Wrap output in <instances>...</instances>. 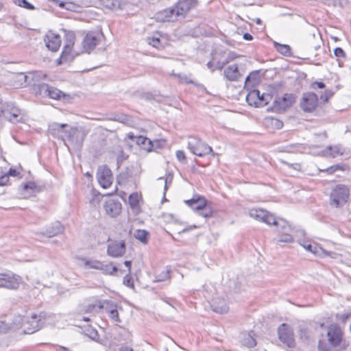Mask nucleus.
<instances>
[{
    "instance_id": "f257e3e1",
    "label": "nucleus",
    "mask_w": 351,
    "mask_h": 351,
    "mask_svg": "<svg viewBox=\"0 0 351 351\" xmlns=\"http://www.w3.org/2000/svg\"><path fill=\"white\" fill-rule=\"evenodd\" d=\"M45 318V313L43 312L38 315L32 314L29 317H22L19 315L14 317L13 324L16 327L22 328L25 334H32L43 326Z\"/></svg>"
},
{
    "instance_id": "f03ea898",
    "label": "nucleus",
    "mask_w": 351,
    "mask_h": 351,
    "mask_svg": "<svg viewBox=\"0 0 351 351\" xmlns=\"http://www.w3.org/2000/svg\"><path fill=\"white\" fill-rule=\"evenodd\" d=\"M188 148L193 154L202 157L208 154L214 156L215 154L210 146L195 137H189Z\"/></svg>"
},
{
    "instance_id": "7ed1b4c3",
    "label": "nucleus",
    "mask_w": 351,
    "mask_h": 351,
    "mask_svg": "<svg viewBox=\"0 0 351 351\" xmlns=\"http://www.w3.org/2000/svg\"><path fill=\"white\" fill-rule=\"evenodd\" d=\"M348 189L343 184L337 185L330 193V204L336 208L342 207L348 201Z\"/></svg>"
},
{
    "instance_id": "20e7f679",
    "label": "nucleus",
    "mask_w": 351,
    "mask_h": 351,
    "mask_svg": "<svg viewBox=\"0 0 351 351\" xmlns=\"http://www.w3.org/2000/svg\"><path fill=\"white\" fill-rule=\"evenodd\" d=\"M21 281V278L12 272L0 273V288L16 290Z\"/></svg>"
},
{
    "instance_id": "39448f33",
    "label": "nucleus",
    "mask_w": 351,
    "mask_h": 351,
    "mask_svg": "<svg viewBox=\"0 0 351 351\" xmlns=\"http://www.w3.org/2000/svg\"><path fill=\"white\" fill-rule=\"evenodd\" d=\"M86 268L101 270L105 274L114 275L118 269L112 263L104 264L102 262L93 259H83Z\"/></svg>"
},
{
    "instance_id": "423d86ee",
    "label": "nucleus",
    "mask_w": 351,
    "mask_h": 351,
    "mask_svg": "<svg viewBox=\"0 0 351 351\" xmlns=\"http://www.w3.org/2000/svg\"><path fill=\"white\" fill-rule=\"evenodd\" d=\"M85 132L77 128H71L69 131L65 132L64 141H66L73 147L78 148L82 147L84 138Z\"/></svg>"
},
{
    "instance_id": "0eeeda50",
    "label": "nucleus",
    "mask_w": 351,
    "mask_h": 351,
    "mask_svg": "<svg viewBox=\"0 0 351 351\" xmlns=\"http://www.w3.org/2000/svg\"><path fill=\"white\" fill-rule=\"evenodd\" d=\"M300 108L305 112L314 111L318 106V97L313 92L303 93L300 103Z\"/></svg>"
},
{
    "instance_id": "6e6552de",
    "label": "nucleus",
    "mask_w": 351,
    "mask_h": 351,
    "mask_svg": "<svg viewBox=\"0 0 351 351\" xmlns=\"http://www.w3.org/2000/svg\"><path fill=\"white\" fill-rule=\"evenodd\" d=\"M294 96L292 94H285L282 97H279L273 103L271 110L275 112H284L288 108L292 106L294 102Z\"/></svg>"
},
{
    "instance_id": "1a4fd4ad",
    "label": "nucleus",
    "mask_w": 351,
    "mask_h": 351,
    "mask_svg": "<svg viewBox=\"0 0 351 351\" xmlns=\"http://www.w3.org/2000/svg\"><path fill=\"white\" fill-rule=\"evenodd\" d=\"M249 215L259 221L271 226L275 223L276 217L266 210L261 208H252L249 210Z\"/></svg>"
},
{
    "instance_id": "9d476101",
    "label": "nucleus",
    "mask_w": 351,
    "mask_h": 351,
    "mask_svg": "<svg viewBox=\"0 0 351 351\" xmlns=\"http://www.w3.org/2000/svg\"><path fill=\"white\" fill-rule=\"evenodd\" d=\"M97 179L99 185L104 189H108L112 183V171L108 167L104 165L98 168Z\"/></svg>"
},
{
    "instance_id": "9b49d317",
    "label": "nucleus",
    "mask_w": 351,
    "mask_h": 351,
    "mask_svg": "<svg viewBox=\"0 0 351 351\" xmlns=\"http://www.w3.org/2000/svg\"><path fill=\"white\" fill-rule=\"evenodd\" d=\"M278 334L279 339L289 348H293L295 346L293 333L286 324H282L278 327Z\"/></svg>"
},
{
    "instance_id": "f8f14e48",
    "label": "nucleus",
    "mask_w": 351,
    "mask_h": 351,
    "mask_svg": "<svg viewBox=\"0 0 351 351\" xmlns=\"http://www.w3.org/2000/svg\"><path fill=\"white\" fill-rule=\"evenodd\" d=\"M5 119L10 123H16L23 122L24 118L21 114V110L16 107L13 104H5Z\"/></svg>"
},
{
    "instance_id": "ddd939ff",
    "label": "nucleus",
    "mask_w": 351,
    "mask_h": 351,
    "mask_svg": "<svg viewBox=\"0 0 351 351\" xmlns=\"http://www.w3.org/2000/svg\"><path fill=\"white\" fill-rule=\"evenodd\" d=\"M101 36L102 34L98 32L87 33L82 43L84 51L88 53H90L99 44Z\"/></svg>"
},
{
    "instance_id": "4468645a",
    "label": "nucleus",
    "mask_w": 351,
    "mask_h": 351,
    "mask_svg": "<svg viewBox=\"0 0 351 351\" xmlns=\"http://www.w3.org/2000/svg\"><path fill=\"white\" fill-rule=\"evenodd\" d=\"M343 332L337 324H331L327 332L328 342L333 346H338L342 341Z\"/></svg>"
},
{
    "instance_id": "2eb2a0df",
    "label": "nucleus",
    "mask_w": 351,
    "mask_h": 351,
    "mask_svg": "<svg viewBox=\"0 0 351 351\" xmlns=\"http://www.w3.org/2000/svg\"><path fill=\"white\" fill-rule=\"evenodd\" d=\"M176 5L166 8L156 14V19L160 21H176L182 19L180 14H177Z\"/></svg>"
},
{
    "instance_id": "dca6fc26",
    "label": "nucleus",
    "mask_w": 351,
    "mask_h": 351,
    "mask_svg": "<svg viewBox=\"0 0 351 351\" xmlns=\"http://www.w3.org/2000/svg\"><path fill=\"white\" fill-rule=\"evenodd\" d=\"M176 5L166 8L156 14V19L160 21H176L182 19L180 14H177Z\"/></svg>"
},
{
    "instance_id": "f3484780",
    "label": "nucleus",
    "mask_w": 351,
    "mask_h": 351,
    "mask_svg": "<svg viewBox=\"0 0 351 351\" xmlns=\"http://www.w3.org/2000/svg\"><path fill=\"white\" fill-rule=\"evenodd\" d=\"M125 252V243L123 241H113L108 245V255L112 257L122 256Z\"/></svg>"
},
{
    "instance_id": "a211bd4d",
    "label": "nucleus",
    "mask_w": 351,
    "mask_h": 351,
    "mask_svg": "<svg viewBox=\"0 0 351 351\" xmlns=\"http://www.w3.org/2000/svg\"><path fill=\"white\" fill-rule=\"evenodd\" d=\"M106 213L111 217L118 216L121 210V204L118 200L110 199L104 204Z\"/></svg>"
},
{
    "instance_id": "6ab92c4d",
    "label": "nucleus",
    "mask_w": 351,
    "mask_h": 351,
    "mask_svg": "<svg viewBox=\"0 0 351 351\" xmlns=\"http://www.w3.org/2000/svg\"><path fill=\"white\" fill-rule=\"evenodd\" d=\"M197 0H178L175 4L178 8L177 14H180L181 18L184 19L187 12L192 8L196 7Z\"/></svg>"
},
{
    "instance_id": "aec40b11",
    "label": "nucleus",
    "mask_w": 351,
    "mask_h": 351,
    "mask_svg": "<svg viewBox=\"0 0 351 351\" xmlns=\"http://www.w3.org/2000/svg\"><path fill=\"white\" fill-rule=\"evenodd\" d=\"M25 82L27 85L34 86L35 84L42 83V81L47 77V74L43 71H36L29 72L27 75H23Z\"/></svg>"
},
{
    "instance_id": "412c9836",
    "label": "nucleus",
    "mask_w": 351,
    "mask_h": 351,
    "mask_svg": "<svg viewBox=\"0 0 351 351\" xmlns=\"http://www.w3.org/2000/svg\"><path fill=\"white\" fill-rule=\"evenodd\" d=\"M46 47L52 51H57L61 45L60 35L49 32L45 39Z\"/></svg>"
},
{
    "instance_id": "4be33fe9",
    "label": "nucleus",
    "mask_w": 351,
    "mask_h": 351,
    "mask_svg": "<svg viewBox=\"0 0 351 351\" xmlns=\"http://www.w3.org/2000/svg\"><path fill=\"white\" fill-rule=\"evenodd\" d=\"M206 199L204 197L195 195L191 199L184 200V203L194 210L200 211L206 206Z\"/></svg>"
},
{
    "instance_id": "5701e85b",
    "label": "nucleus",
    "mask_w": 351,
    "mask_h": 351,
    "mask_svg": "<svg viewBox=\"0 0 351 351\" xmlns=\"http://www.w3.org/2000/svg\"><path fill=\"white\" fill-rule=\"evenodd\" d=\"M275 223H272L271 226L276 227V230L280 234L291 235V233L293 231L292 226L289 223L282 218H275Z\"/></svg>"
},
{
    "instance_id": "b1692460",
    "label": "nucleus",
    "mask_w": 351,
    "mask_h": 351,
    "mask_svg": "<svg viewBox=\"0 0 351 351\" xmlns=\"http://www.w3.org/2000/svg\"><path fill=\"white\" fill-rule=\"evenodd\" d=\"M211 308L213 311L219 314L227 313L229 308L226 300L220 298L213 300Z\"/></svg>"
},
{
    "instance_id": "393cba45",
    "label": "nucleus",
    "mask_w": 351,
    "mask_h": 351,
    "mask_svg": "<svg viewBox=\"0 0 351 351\" xmlns=\"http://www.w3.org/2000/svg\"><path fill=\"white\" fill-rule=\"evenodd\" d=\"M64 228L60 222L56 221L48 227L44 232H41L40 234L50 238L61 234L64 231Z\"/></svg>"
},
{
    "instance_id": "a878e982",
    "label": "nucleus",
    "mask_w": 351,
    "mask_h": 351,
    "mask_svg": "<svg viewBox=\"0 0 351 351\" xmlns=\"http://www.w3.org/2000/svg\"><path fill=\"white\" fill-rule=\"evenodd\" d=\"M223 73L226 80L230 82L237 81L241 76L238 66L236 64H232L226 67Z\"/></svg>"
},
{
    "instance_id": "bb28decb",
    "label": "nucleus",
    "mask_w": 351,
    "mask_h": 351,
    "mask_svg": "<svg viewBox=\"0 0 351 351\" xmlns=\"http://www.w3.org/2000/svg\"><path fill=\"white\" fill-rule=\"evenodd\" d=\"M344 152V149H343L340 145H337L334 146L328 145L324 150L322 151V154L324 156L335 158L339 155H343Z\"/></svg>"
},
{
    "instance_id": "cd10ccee",
    "label": "nucleus",
    "mask_w": 351,
    "mask_h": 351,
    "mask_svg": "<svg viewBox=\"0 0 351 351\" xmlns=\"http://www.w3.org/2000/svg\"><path fill=\"white\" fill-rule=\"evenodd\" d=\"M67 126V124L62 123L59 124L57 123H51L49 125V132L53 136L60 137L64 140V136L62 135L63 133L65 134L64 129Z\"/></svg>"
},
{
    "instance_id": "c85d7f7f",
    "label": "nucleus",
    "mask_w": 351,
    "mask_h": 351,
    "mask_svg": "<svg viewBox=\"0 0 351 351\" xmlns=\"http://www.w3.org/2000/svg\"><path fill=\"white\" fill-rule=\"evenodd\" d=\"M47 97L56 100H66L69 97V95L64 93L59 89L50 86Z\"/></svg>"
},
{
    "instance_id": "c756f323",
    "label": "nucleus",
    "mask_w": 351,
    "mask_h": 351,
    "mask_svg": "<svg viewBox=\"0 0 351 351\" xmlns=\"http://www.w3.org/2000/svg\"><path fill=\"white\" fill-rule=\"evenodd\" d=\"M135 142L147 152H151L154 149L153 142L147 137L138 136L135 138Z\"/></svg>"
},
{
    "instance_id": "7c9ffc66",
    "label": "nucleus",
    "mask_w": 351,
    "mask_h": 351,
    "mask_svg": "<svg viewBox=\"0 0 351 351\" xmlns=\"http://www.w3.org/2000/svg\"><path fill=\"white\" fill-rule=\"evenodd\" d=\"M258 100H260V91L253 90L246 95V101L250 106L258 107Z\"/></svg>"
},
{
    "instance_id": "2f4dec72",
    "label": "nucleus",
    "mask_w": 351,
    "mask_h": 351,
    "mask_svg": "<svg viewBox=\"0 0 351 351\" xmlns=\"http://www.w3.org/2000/svg\"><path fill=\"white\" fill-rule=\"evenodd\" d=\"M49 86V85L43 82L38 83L33 86V90L36 95H39L42 97H47Z\"/></svg>"
},
{
    "instance_id": "473e14b6",
    "label": "nucleus",
    "mask_w": 351,
    "mask_h": 351,
    "mask_svg": "<svg viewBox=\"0 0 351 351\" xmlns=\"http://www.w3.org/2000/svg\"><path fill=\"white\" fill-rule=\"evenodd\" d=\"M149 232L145 230H136L134 233V237L136 239L141 243L146 244L148 241Z\"/></svg>"
},
{
    "instance_id": "72a5a7b5",
    "label": "nucleus",
    "mask_w": 351,
    "mask_h": 351,
    "mask_svg": "<svg viewBox=\"0 0 351 351\" xmlns=\"http://www.w3.org/2000/svg\"><path fill=\"white\" fill-rule=\"evenodd\" d=\"M274 45L276 47V49L282 55L285 56H291V47L288 45H283L280 44L278 43H274Z\"/></svg>"
},
{
    "instance_id": "f704fd0d",
    "label": "nucleus",
    "mask_w": 351,
    "mask_h": 351,
    "mask_svg": "<svg viewBox=\"0 0 351 351\" xmlns=\"http://www.w3.org/2000/svg\"><path fill=\"white\" fill-rule=\"evenodd\" d=\"M140 198L141 196L137 193H133L130 195L128 203L132 209L134 210L138 208Z\"/></svg>"
},
{
    "instance_id": "c9c22d12",
    "label": "nucleus",
    "mask_w": 351,
    "mask_h": 351,
    "mask_svg": "<svg viewBox=\"0 0 351 351\" xmlns=\"http://www.w3.org/2000/svg\"><path fill=\"white\" fill-rule=\"evenodd\" d=\"M99 308H104L106 312L108 314L110 313V310L116 309L117 308V305L111 300H104L102 302H100Z\"/></svg>"
},
{
    "instance_id": "e433bc0d",
    "label": "nucleus",
    "mask_w": 351,
    "mask_h": 351,
    "mask_svg": "<svg viewBox=\"0 0 351 351\" xmlns=\"http://www.w3.org/2000/svg\"><path fill=\"white\" fill-rule=\"evenodd\" d=\"M258 80V71H252L250 73L249 75H247L245 78V85H253Z\"/></svg>"
},
{
    "instance_id": "4c0bfd02",
    "label": "nucleus",
    "mask_w": 351,
    "mask_h": 351,
    "mask_svg": "<svg viewBox=\"0 0 351 351\" xmlns=\"http://www.w3.org/2000/svg\"><path fill=\"white\" fill-rule=\"evenodd\" d=\"M336 347L337 346H332L330 343L328 344L325 341L321 340H319L318 343L319 351H338L336 349Z\"/></svg>"
},
{
    "instance_id": "58836bf2",
    "label": "nucleus",
    "mask_w": 351,
    "mask_h": 351,
    "mask_svg": "<svg viewBox=\"0 0 351 351\" xmlns=\"http://www.w3.org/2000/svg\"><path fill=\"white\" fill-rule=\"evenodd\" d=\"M13 2L16 5L29 10H33L35 9V7L27 0H13Z\"/></svg>"
},
{
    "instance_id": "ea45409f",
    "label": "nucleus",
    "mask_w": 351,
    "mask_h": 351,
    "mask_svg": "<svg viewBox=\"0 0 351 351\" xmlns=\"http://www.w3.org/2000/svg\"><path fill=\"white\" fill-rule=\"evenodd\" d=\"M243 343L248 348H253L256 345L255 339L250 334L245 336Z\"/></svg>"
},
{
    "instance_id": "a19ab883",
    "label": "nucleus",
    "mask_w": 351,
    "mask_h": 351,
    "mask_svg": "<svg viewBox=\"0 0 351 351\" xmlns=\"http://www.w3.org/2000/svg\"><path fill=\"white\" fill-rule=\"evenodd\" d=\"M75 40V35L72 32H69L65 34V43L64 45L73 47Z\"/></svg>"
},
{
    "instance_id": "79ce46f5",
    "label": "nucleus",
    "mask_w": 351,
    "mask_h": 351,
    "mask_svg": "<svg viewBox=\"0 0 351 351\" xmlns=\"http://www.w3.org/2000/svg\"><path fill=\"white\" fill-rule=\"evenodd\" d=\"M213 211L210 206H209L207 204L205 207H204L200 211L199 215L205 218H208L212 217Z\"/></svg>"
},
{
    "instance_id": "37998d69",
    "label": "nucleus",
    "mask_w": 351,
    "mask_h": 351,
    "mask_svg": "<svg viewBox=\"0 0 351 351\" xmlns=\"http://www.w3.org/2000/svg\"><path fill=\"white\" fill-rule=\"evenodd\" d=\"M271 99V96L269 94H260V100H258V107L263 106L267 104Z\"/></svg>"
},
{
    "instance_id": "c03bdc74",
    "label": "nucleus",
    "mask_w": 351,
    "mask_h": 351,
    "mask_svg": "<svg viewBox=\"0 0 351 351\" xmlns=\"http://www.w3.org/2000/svg\"><path fill=\"white\" fill-rule=\"evenodd\" d=\"M269 121L270 122V124L272 127H274L276 129H280L283 126V123L279 119L271 118L269 119Z\"/></svg>"
},
{
    "instance_id": "a18cd8bd",
    "label": "nucleus",
    "mask_w": 351,
    "mask_h": 351,
    "mask_svg": "<svg viewBox=\"0 0 351 351\" xmlns=\"http://www.w3.org/2000/svg\"><path fill=\"white\" fill-rule=\"evenodd\" d=\"M294 241L293 237L291 235L280 234L279 239L277 242L280 243H293Z\"/></svg>"
},
{
    "instance_id": "49530a36",
    "label": "nucleus",
    "mask_w": 351,
    "mask_h": 351,
    "mask_svg": "<svg viewBox=\"0 0 351 351\" xmlns=\"http://www.w3.org/2000/svg\"><path fill=\"white\" fill-rule=\"evenodd\" d=\"M109 317L115 322H121V319H119V313L117 311V308L114 310H110V313L108 314Z\"/></svg>"
},
{
    "instance_id": "de8ad7c7",
    "label": "nucleus",
    "mask_w": 351,
    "mask_h": 351,
    "mask_svg": "<svg viewBox=\"0 0 351 351\" xmlns=\"http://www.w3.org/2000/svg\"><path fill=\"white\" fill-rule=\"evenodd\" d=\"M302 246L306 249L308 251L316 254L318 253L317 250L321 249V247H318L316 245H311V244H303Z\"/></svg>"
},
{
    "instance_id": "09e8293b",
    "label": "nucleus",
    "mask_w": 351,
    "mask_h": 351,
    "mask_svg": "<svg viewBox=\"0 0 351 351\" xmlns=\"http://www.w3.org/2000/svg\"><path fill=\"white\" fill-rule=\"evenodd\" d=\"M333 95V92L330 90H326L324 93L320 95V99L324 102H327L328 99Z\"/></svg>"
},
{
    "instance_id": "8fccbe9b",
    "label": "nucleus",
    "mask_w": 351,
    "mask_h": 351,
    "mask_svg": "<svg viewBox=\"0 0 351 351\" xmlns=\"http://www.w3.org/2000/svg\"><path fill=\"white\" fill-rule=\"evenodd\" d=\"M87 335L93 340L97 341L99 339L98 332L95 329L88 330Z\"/></svg>"
},
{
    "instance_id": "3c124183",
    "label": "nucleus",
    "mask_w": 351,
    "mask_h": 351,
    "mask_svg": "<svg viewBox=\"0 0 351 351\" xmlns=\"http://www.w3.org/2000/svg\"><path fill=\"white\" fill-rule=\"evenodd\" d=\"M23 191L30 190L31 191H34L35 189H36V185L34 182H29L22 185Z\"/></svg>"
},
{
    "instance_id": "603ef678",
    "label": "nucleus",
    "mask_w": 351,
    "mask_h": 351,
    "mask_svg": "<svg viewBox=\"0 0 351 351\" xmlns=\"http://www.w3.org/2000/svg\"><path fill=\"white\" fill-rule=\"evenodd\" d=\"M123 284L128 287H134L133 279L129 274L124 277Z\"/></svg>"
},
{
    "instance_id": "864d4df0",
    "label": "nucleus",
    "mask_w": 351,
    "mask_h": 351,
    "mask_svg": "<svg viewBox=\"0 0 351 351\" xmlns=\"http://www.w3.org/2000/svg\"><path fill=\"white\" fill-rule=\"evenodd\" d=\"M334 54L337 58H346V53L341 47H336L334 50Z\"/></svg>"
},
{
    "instance_id": "5fc2aeb1",
    "label": "nucleus",
    "mask_w": 351,
    "mask_h": 351,
    "mask_svg": "<svg viewBox=\"0 0 351 351\" xmlns=\"http://www.w3.org/2000/svg\"><path fill=\"white\" fill-rule=\"evenodd\" d=\"M149 44L156 48H158L160 46V40L158 38H149Z\"/></svg>"
},
{
    "instance_id": "6e6d98bb",
    "label": "nucleus",
    "mask_w": 351,
    "mask_h": 351,
    "mask_svg": "<svg viewBox=\"0 0 351 351\" xmlns=\"http://www.w3.org/2000/svg\"><path fill=\"white\" fill-rule=\"evenodd\" d=\"M72 49V47L64 45L61 54H62V56H65L67 58V56L70 55Z\"/></svg>"
},
{
    "instance_id": "4d7b16f0",
    "label": "nucleus",
    "mask_w": 351,
    "mask_h": 351,
    "mask_svg": "<svg viewBox=\"0 0 351 351\" xmlns=\"http://www.w3.org/2000/svg\"><path fill=\"white\" fill-rule=\"evenodd\" d=\"M176 157H177V159L180 162H185V160H186L185 154L182 150H178L176 152Z\"/></svg>"
},
{
    "instance_id": "13d9d810",
    "label": "nucleus",
    "mask_w": 351,
    "mask_h": 351,
    "mask_svg": "<svg viewBox=\"0 0 351 351\" xmlns=\"http://www.w3.org/2000/svg\"><path fill=\"white\" fill-rule=\"evenodd\" d=\"M350 315L348 314V313L339 314V315H337V318L338 320L341 321V322L345 323L350 317Z\"/></svg>"
},
{
    "instance_id": "bf43d9fd",
    "label": "nucleus",
    "mask_w": 351,
    "mask_h": 351,
    "mask_svg": "<svg viewBox=\"0 0 351 351\" xmlns=\"http://www.w3.org/2000/svg\"><path fill=\"white\" fill-rule=\"evenodd\" d=\"M8 181L9 177L8 174L0 175V186L5 185Z\"/></svg>"
},
{
    "instance_id": "052dcab7",
    "label": "nucleus",
    "mask_w": 351,
    "mask_h": 351,
    "mask_svg": "<svg viewBox=\"0 0 351 351\" xmlns=\"http://www.w3.org/2000/svg\"><path fill=\"white\" fill-rule=\"evenodd\" d=\"M326 87V85L322 82H315L311 84L312 88H320L323 89Z\"/></svg>"
},
{
    "instance_id": "680f3d73",
    "label": "nucleus",
    "mask_w": 351,
    "mask_h": 351,
    "mask_svg": "<svg viewBox=\"0 0 351 351\" xmlns=\"http://www.w3.org/2000/svg\"><path fill=\"white\" fill-rule=\"evenodd\" d=\"M217 64H218L217 66H215L214 64L211 61H209L206 64L208 68L209 69H210L212 71H215V69H222V66L219 65V62H218Z\"/></svg>"
},
{
    "instance_id": "e2e57ef3",
    "label": "nucleus",
    "mask_w": 351,
    "mask_h": 351,
    "mask_svg": "<svg viewBox=\"0 0 351 351\" xmlns=\"http://www.w3.org/2000/svg\"><path fill=\"white\" fill-rule=\"evenodd\" d=\"M51 1L54 2L56 4L58 5L60 8H64L66 9H69L66 5H70L68 3H65L63 1H60L59 0H51Z\"/></svg>"
},
{
    "instance_id": "0e129e2a",
    "label": "nucleus",
    "mask_w": 351,
    "mask_h": 351,
    "mask_svg": "<svg viewBox=\"0 0 351 351\" xmlns=\"http://www.w3.org/2000/svg\"><path fill=\"white\" fill-rule=\"evenodd\" d=\"M173 175L172 173H169L165 179V183L166 185H170L172 183L173 181Z\"/></svg>"
},
{
    "instance_id": "69168bd1",
    "label": "nucleus",
    "mask_w": 351,
    "mask_h": 351,
    "mask_svg": "<svg viewBox=\"0 0 351 351\" xmlns=\"http://www.w3.org/2000/svg\"><path fill=\"white\" fill-rule=\"evenodd\" d=\"M104 4L109 8H113L115 7V3L112 0H104Z\"/></svg>"
},
{
    "instance_id": "338daca9",
    "label": "nucleus",
    "mask_w": 351,
    "mask_h": 351,
    "mask_svg": "<svg viewBox=\"0 0 351 351\" xmlns=\"http://www.w3.org/2000/svg\"><path fill=\"white\" fill-rule=\"evenodd\" d=\"M19 173L15 169L10 168L8 172L6 173L9 176H16Z\"/></svg>"
},
{
    "instance_id": "774afa93",
    "label": "nucleus",
    "mask_w": 351,
    "mask_h": 351,
    "mask_svg": "<svg viewBox=\"0 0 351 351\" xmlns=\"http://www.w3.org/2000/svg\"><path fill=\"white\" fill-rule=\"evenodd\" d=\"M119 351H134V350L129 346H121L119 348Z\"/></svg>"
}]
</instances>
